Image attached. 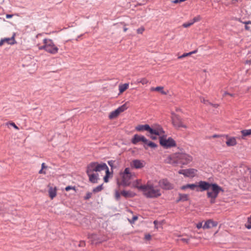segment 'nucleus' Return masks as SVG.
Listing matches in <instances>:
<instances>
[{
    "label": "nucleus",
    "mask_w": 251,
    "mask_h": 251,
    "mask_svg": "<svg viewBox=\"0 0 251 251\" xmlns=\"http://www.w3.org/2000/svg\"><path fill=\"white\" fill-rule=\"evenodd\" d=\"M104 171L105 175L103 177L105 182H108V179L112 176L107 165L103 162H92L89 163L86 168V173L90 182L93 183H98L100 175L101 172Z\"/></svg>",
    "instance_id": "obj_1"
},
{
    "label": "nucleus",
    "mask_w": 251,
    "mask_h": 251,
    "mask_svg": "<svg viewBox=\"0 0 251 251\" xmlns=\"http://www.w3.org/2000/svg\"><path fill=\"white\" fill-rule=\"evenodd\" d=\"M192 160L193 157L190 155L184 152H176L167 156L165 162L174 166L180 165L182 166L188 164Z\"/></svg>",
    "instance_id": "obj_2"
},
{
    "label": "nucleus",
    "mask_w": 251,
    "mask_h": 251,
    "mask_svg": "<svg viewBox=\"0 0 251 251\" xmlns=\"http://www.w3.org/2000/svg\"><path fill=\"white\" fill-rule=\"evenodd\" d=\"M201 191L207 190V196L210 199V202H215V199L218 197L220 191H223L222 188L215 183H210L204 181H200L198 184Z\"/></svg>",
    "instance_id": "obj_3"
},
{
    "label": "nucleus",
    "mask_w": 251,
    "mask_h": 251,
    "mask_svg": "<svg viewBox=\"0 0 251 251\" xmlns=\"http://www.w3.org/2000/svg\"><path fill=\"white\" fill-rule=\"evenodd\" d=\"M142 194L147 198L155 199L160 197L162 195L161 189L159 186L149 180L144 184V188L142 192Z\"/></svg>",
    "instance_id": "obj_4"
},
{
    "label": "nucleus",
    "mask_w": 251,
    "mask_h": 251,
    "mask_svg": "<svg viewBox=\"0 0 251 251\" xmlns=\"http://www.w3.org/2000/svg\"><path fill=\"white\" fill-rule=\"evenodd\" d=\"M43 45H38L40 50H45L52 54H55L58 52V48L55 45L53 41L50 39L45 38L43 41Z\"/></svg>",
    "instance_id": "obj_5"
},
{
    "label": "nucleus",
    "mask_w": 251,
    "mask_h": 251,
    "mask_svg": "<svg viewBox=\"0 0 251 251\" xmlns=\"http://www.w3.org/2000/svg\"><path fill=\"white\" fill-rule=\"evenodd\" d=\"M120 176L122 177L121 184L126 187L131 184L130 180L135 176V174L130 172L129 168H126L124 172L120 173Z\"/></svg>",
    "instance_id": "obj_6"
},
{
    "label": "nucleus",
    "mask_w": 251,
    "mask_h": 251,
    "mask_svg": "<svg viewBox=\"0 0 251 251\" xmlns=\"http://www.w3.org/2000/svg\"><path fill=\"white\" fill-rule=\"evenodd\" d=\"M159 143L161 146L166 149L175 147L176 146V143L175 140L171 137L167 138L166 135H164L163 137L160 138L159 139Z\"/></svg>",
    "instance_id": "obj_7"
},
{
    "label": "nucleus",
    "mask_w": 251,
    "mask_h": 251,
    "mask_svg": "<svg viewBox=\"0 0 251 251\" xmlns=\"http://www.w3.org/2000/svg\"><path fill=\"white\" fill-rule=\"evenodd\" d=\"M128 107L127 105V102H126L123 105L119 107L117 109L111 112L108 116V118L110 120H112L116 118L122 112H123Z\"/></svg>",
    "instance_id": "obj_8"
},
{
    "label": "nucleus",
    "mask_w": 251,
    "mask_h": 251,
    "mask_svg": "<svg viewBox=\"0 0 251 251\" xmlns=\"http://www.w3.org/2000/svg\"><path fill=\"white\" fill-rule=\"evenodd\" d=\"M172 123L176 127H182L184 128H188V126L183 123L181 119L176 114L174 113L172 114Z\"/></svg>",
    "instance_id": "obj_9"
},
{
    "label": "nucleus",
    "mask_w": 251,
    "mask_h": 251,
    "mask_svg": "<svg viewBox=\"0 0 251 251\" xmlns=\"http://www.w3.org/2000/svg\"><path fill=\"white\" fill-rule=\"evenodd\" d=\"M150 133L151 134H154L159 136V139L165 134V131L160 126H155L153 128L150 127Z\"/></svg>",
    "instance_id": "obj_10"
},
{
    "label": "nucleus",
    "mask_w": 251,
    "mask_h": 251,
    "mask_svg": "<svg viewBox=\"0 0 251 251\" xmlns=\"http://www.w3.org/2000/svg\"><path fill=\"white\" fill-rule=\"evenodd\" d=\"M197 172V170L195 169L180 170L178 171V173L179 174H182L185 177H194L196 176Z\"/></svg>",
    "instance_id": "obj_11"
},
{
    "label": "nucleus",
    "mask_w": 251,
    "mask_h": 251,
    "mask_svg": "<svg viewBox=\"0 0 251 251\" xmlns=\"http://www.w3.org/2000/svg\"><path fill=\"white\" fill-rule=\"evenodd\" d=\"M145 161L138 159L133 160L130 164L131 167L136 169H142L145 167Z\"/></svg>",
    "instance_id": "obj_12"
},
{
    "label": "nucleus",
    "mask_w": 251,
    "mask_h": 251,
    "mask_svg": "<svg viewBox=\"0 0 251 251\" xmlns=\"http://www.w3.org/2000/svg\"><path fill=\"white\" fill-rule=\"evenodd\" d=\"M48 188H49L48 193L49 197L51 200H53L57 195V187L55 186H53L49 184L48 185Z\"/></svg>",
    "instance_id": "obj_13"
},
{
    "label": "nucleus",
    "mask_w": 251,
    "mask_h": 251,
    "mask_svg": "<svg viewBox=\"0 0 251 251\" xmlns=\"http://www.w3.org/2000/svg\"><path fill=\"white\" fill-rule=\"evenodd\" d=\"M140 141L144 143H148V140L144 136L139 135L138 134L134 135L131 141L133 144H136Z\"/></svg>",
    "instance_id": "obj_14"
},
{
    "label": "nucleus",
    "mask_w": 251,
    "mask_h": 251,
    "mask_svg": "<svg viewBox=\"0 0 251 251\" xmlns=\"http://www.w3.org/2000/svg\"><path fill=\"white\" fill-rule=\"evenodd\" d=\"M159 184L164 189H171L173 188V185L167 179L160 180Z\"/></svg>",
    "instance_id": "obj_15"
},
{
    "label": "nucleus",
    "mask_w": 251,
    "mask_h": 251,
    "mask_svg": "<svg viewBox=\"0 0 251 251\" xmlns=\"http://www.w3.org/2000/svg\"><path fill=\"white\" fill-rule=\"evenodd\" d=\"M132 187L138 189L142 192L144 188V184H142L141 179H138L132 182Z\"/></svg>",
    "instance_id": "obj_16"
},
{
    "label": "nucleus",
    "mask_w": 251,
    "mask_h": 251,
    "mask_svg": "<svg viewBox=\"0 0 251 251\" xmlns=\"http://www.w3.org/2000/svg\"><path fill=\"white\" fill-rule=\"evenodd\" d=\"M217 226V223L212 220L207 221L203 226V229L211 228Z\"/></svg>",
    "instance_id": "obj_17"
},
{
    "label": "nucleus",
    "mask_w": 251,
    "mask_h": 251,
    "mask_svg": "<svg viewBox=\"0 0 251 251\" xmlns=\"http://www.w3.org/2000/svg\"><path fill=\"white\" fill-rule=\"evenodd\" d=\"M88 238L91 240L92 244H97L101 242L95 234L88 235Z\"/></svg>",
    "instance_id": "obj_18"
},
{
    "label": "nucleus",
    "mask_w": 251,
    "mask_h": 251,
    "mask_svg": "<svg viewBox=\"0 0 251 251\" xmlns=\"http://www.w3.org/2000/svg\"><path fill=\"white\" fill-rule=\"evenodd\" d=\"M150 126L149 125H139L135 127V129L138 131H147L150 132Z\"/></svg>",
    "instance_id": "obj_19"
},
{
    "label": "nucleus",
    "mask_w": 251,
    "mask_h": 251,
    "mask_svg": "<svg viewBox=\"0 0 251 251\" xmlns=\"http://www.w3.org/2000/svg\"><path fill=\"white\" fill-rule=\"evenodd\" d=\"M226 144L227 146H233L236 145V139L235 137H228L226 136Z\"/></svg>",
    "instance_id": "obj_20"
},
{
    "label": "nucleus",
    "mask_w": 251,
    "mask_h": 251,
    "mask_svg": "<svg viewBox=\"0 0 251 251\" xmlns=\"http://www.w3.org/2000/svg\"><path fill=\"white\" fill-rule=\"evenodd\" d=\"M121 195L125 197V198H132L136 195L135 193L130 191L125 190L122 191L121 192Z\"/></svg>",
    "instance_id": "obj_21"
},
{
    "label": "nucleus",
    "mask_w": 251,
    "mask_h": 251,
    "mask_svg": "<svg viewBox=\"0 0 251 251\" xmlns=\"http://www.w3.org/2000/svg\"><path fill=\"white\" fill-rule=\"evenodd\" d=\"M129 87L128 83H124V84H121L119 85V95L120 94H122L123 93H124L126 90L128 89Z\"/></svg>",
    "instance_id": "obj_22"
},
{
    "label": "nucleus",
    "mask_w": 251,
    "mask_h": 251,
    "mask_svg": "<svg viewBox=\"0 0 251 251\" xmlns=\"http://www.w3.org/2000/svg\"><path fill=\"white\" fill-rule=\"evenodd\" d=\"M4 43H7L9 45H14L16 43L15 40L14 35L11 38H3Z\"/></svg>",
    "instance_id": "obj_23"
},
{
    "label": "nucleus",
    "mask_w": 251,
    "mask_h": 251,
    "mask_svg": "<svg viewBox=\"0 0 251 251\" xmlns=\"http://www.w3.org/2000/svg\"><path fill=\"white\" fill-rule=\"evenodd\" d=\"M197 187H199V186L195 184H191L184 185L181 187V189L182 190H185L186 189L189 188L191 190H194Z\"/></svg>",
    "instance_id": "obj_24"
},
{
    "label": "nucleus",
    "mask_w": 251,
    "mask_h": 251,
    "mask_svg": "<svg viewBox=\"0 0 251 251\" xmlns=\"http://www.w3.org/2000/svg\"><path fill=\"white\" fill-rule=\"evenodd\" d=\"M149 82V80L146 78H142L140 79H138L136 82L135 84L142 83L143 85L147 84Z\"/></svg>",
    "instance_id": "obj_25"
},
{
    "label": "nucleus",
    "mask_w": 251,
    "mask_h": 251,
    "mask_svg": "<svg viewBox=\"0 0 251 251\" xmlns=\"http://www.w3.org/2000/svg\"><path fill=\"white\" fill-rule=\"evenodd\" d=\"M188 200V195L187 194H179L178 201H186Z\"/></svg>",
    "instance_id": "obj_26"
},
{
    "label": "nucleus",
    "mask_w": 251,
    "mask_h": 251,
    "mask_svg": "<svg viewBox=\"0 0 251 251\" xmlns=\"http://www.w3.org/2000/svg\"><path fill=\"white\" fill-rule=\"evenodd\" d=\"M197 52V50H194L193 51H191V52H188V53H183L182 55H180V56H178V59L183 58L186 57L187 56H190V55H191L192 54L196 53Z\"/></svg>",
    "instance_id": "obj_27"
},
{
    "label": "nucleus",
    "mask_w": 251,
    "mask_h": 251,
    "mask_svg": "<svg viewBox=\"0 0 251 251\" xmlns=\"http://www.w3.org/2000/svg\"><path fill=\"white\" fill-rule=\"evenodd\" d=\"M241 132L243 137L251 135V129L243 130Z\"/></svg>",
    "instance_id": "obj_28"
},
{
    "label": "nucleus",
    "mask_w": 251,
    "mask_h": 251,
    "mask_svg": "<svg viewBox=\"0 0 251 251\" xmlns=\"http://www.w3.org/2000/svg\"><path fill=\"white\" fill-rule=\"evenodd\" d=\"M103 189L102 184L98 186L93 189V192L96 193L101 191Z\"/></svg>",
    "instance_id": "obj_29"
},
{
    "label": "nucleus",
    "mask_w": 251,
    "mask_h": 251,
    "mask_svg": "<svg viewBox=\"0 0 251 251\" xmlns=\"http://www.w3.org/2000/svg\"><path fill=\"white\" fill-rule=\"evenodd\" d=\"M155 91L159 92L162 94H163V95H166L167 94V93L164 91L163 87H162V86L156 87H155Z\"/></svg>",
    "instance_id": "obj_30"
},
{
    "label": "nucleus",
    "mask_w": 251,
    "mask_h": 251,
    "mask_svg": "<svg viewBox=\"0 0 251 251\" xmlns=\"http://www.w3.org/2000/svg\"><path fill=\"white\" fill-rule=\"evenodd\" d=\"M245 226L248 229L251 228V217H250L248 218V221L245 224Z\"/></svg>",
    "instance_id": "obj_31"
},
{
    "label": "nucleus",
    "mask_w": 251,
    "mask_h": 251,
    "mask_svg": "<svg viewBox=\"0 0 251 251\" xmlns=\"http://www.w3.org/2000/svg\"><path fill=\"white\" fill-rule=\"evenodd\" d=\"M244 24L245 25V28L247 30H251V22L248 21L247 22H245Z\"/></svg>",
    "instance_id": "obj_32"
},
{
    "label": "nucleus",
    "mask_w": 251,
    "mask_h": 251,
    "mask_svg": "<svg viewBox=\"0 0 251 251\" xmlns=\"http://www.w3.org/2000/svg\"><path fill=\"white\" fill-rule=\"evenodd\" d=\"M201 20V17L200 15H198L195 17H194L193 20H191V22L194 24L195 23L200 21Z\"/></svg>",
    "instance_id": "obj_33"
},
{
    "label": "nucleus",
    "mask_w": 251,
    "mask_h": 251,
    "mask_svg": "<svg viewBox=\"0 0 251 251\" xmlns=\"http://www.w3.org/2000/svg\"><path fill=\"white\" fill-rule=\"evenodd\" d=\"M146 144L148 145V146L149 147L152 148H154L157 147V145L155 143H154L153 142H151V141H148V143Z\"/></svg>",
    "instance_id": "obj_34"
},
{
    "label": "nucleus",
    "mask_w": 251,
    "mask_h": 251,
    "mask_svg": "<svg viewBox=\"0 0 251 251\" xmlns=\"http://www.w3.org/2000/svg\"><path fill=\"white\" fill-rule=\"evenodd\" d=\"M192 25H193V23L191 21H190L189 22L184 23L182 25V26L185 27V28H187V27H189L190 26H191Z\"/></svg>",
    "instance_id": "obj_35"
},
{
    "label": "nucleus",
    "mask_w": 251,
    "mask_h": 251,
    "mask_svg": "<svg viewBox=\"0 0 251 251\" xmlns=\"http://www.w3.org/2000/svg\"><path fill=\"white\" fill-rule=\"evenodd\" d=\"M223 97H226V96H229L232 97H233L234 96V94L229 93L226 91H223Z\"/></svg>",
    "instance_id": "obj_36"
},
{
    "label": "nucleus",
    "mask_w": 251,
    "mask_h": 251,
    "mask_svg": "<svg viewBox=\"0 0 251 251\" xmlns=\"http://www.w3.org/2000/svg\"><path fill=\"white\" fill-rule=\"evenodd\" d=\"M7 125H10L11 126H12L14 128H15L17 130H18L19 129V127L15 125V124L13 122H9V123H7L6 124Z\"/></svg>",
    "instance_id": "obj_37"
},
{
    "label": "nucleus",
    "mask_w": 251,
    "mask_h": 251,
    "mask_svg": "<svg viewBox=\"0 0 251 251\" xmlns=\"http://www.w3.org/2000/svg\"><path fill=\"white\" fill-rule=\"evenodd\" d=\"M121 195V193H120L119 192V191H115V199L117 200H120V195Z\"/></svg>",
    "instance_id": "obj_38"
},
{
    "label": "nucleus",
    "mask_w": 251,
    "mask_h": 251,
    "mask_svg": "<svg viewBox=\"0 0 251 251\" xmlns=\"http://www.w3.org/2000/svg\"><path fill=\"white\" fill-rule=\"evenodd\" d=\"M92 193L87 192L86 194V196L84 197V199L86 200H89L92 197Z\"/></svg>",
    "instance_id": "obj_39"
},
{
    "label": "nucleus",
    "mask_w": 251,
    "mask_h": 251,
    "mask_svg": "<svg viewBox=\"0 0 251 251\" xmlns=\"http://www.w3.org/2000/svg\"><path fill=\"white\" fill-rule=\"evenodd\" d=\"M144 30H145L144 27H141L137 29V32L138 34H142Z\"/></svg>",
    "instance_id": "obj_40"
},
{
    "label": "nucleus",
    "mask_w": 251,
    "mask_h": 251,
    "mask_svg": "<svg viewBox=\"0 0 251 251\" xmlns=\"http://www.w3.org/2000/svg\"><path fill=\"white\" fill-rule=\"evenodd\" d=\"M70 190H75V187H72L71 186H67L66 188H65V190L66 191H70Z\"/></svg>",
    "instance_id": "obj_41"
},
{
    "label": "nucleus",
    "mask_w": 251,
    "mask_h": 251,
    "mask_svg": "<svg viewBox=\"0 0 251 251\" xmlns=\"http://www.w3.org/2000/svg\"><path fill=\"white\" fill-rule=\"evenodd\" d=\"M186 0H172V2L175 4L180 3L182 2L185 1Z\"/></svg>",
    "instance_id": "obj_42"
},
{
    "label": "nucleus",
    "mask_w": 251,
    "mask_h": 251,
    "mask_svg": "<svg viewBox=\"0 0 251 251\" xmlns=\"http://www.w3.org/2000/svg\"><path fill=\"white\" fill-rule=\"evenodd\" d=\"M85 242L84 241H80L79 242V245H78V246L79 247H84L85 246Z\"/></svg>",
    "instance_id": "obj_43"
},
{
    "label": "nucleus",
    "mask_w": 251,
    "mask_h": 251,
    "mask_svg": "<svg viewBox=\"0 0 251 251\" xmlns=\"http://www.w3.org/2000/svg\"><path fill=\"white\" fill-rule=\"evenodd\" d=\"M145 239L147 240H150L151 239V235L149 234H145Z\"/></svg>",
    "instance_id": "obj_44"
},
{
    "label": "nucleus",
    "mask_w": 251,
    "mask_h": 251,
    "mask_svg": "<svg viewBox=\"0 0 251 251\" xmlns=\"http://www.w3.org/2000/svg\"><path fill=\"white\" fill-rule=\"evenodd\" d=\"M197 227L198 228V229H200L201 227L203 228V226H202V223H199L197 225Z\"/></svg>",
    "instance_id": "obj_45"
},
{
    "label": "nucleus",
    "mask_w": 251,
    "mask_h": 251,
    "mask_svg": "<svg viewBox=\"0 0 251 251\" xmlns=\"http://www.w3.org/2000/svg\"><path fill=\"white\" fill-rule=\"evenodd\" d=\"M108 163L110 167H113V165H114V161H112V160L109 161L108 162Z\"/></svg>",
    "instance_id": "obj_46"
},
{
    "label": "nucleus",
    "mask_w": 251,
    "mask_h": 251,
    "mask_svg": "<svg viewBox=\"0 0 251 251\" xmlns=\"http://www.w3.org/2000/svg\"><path fill=\"white\" fill-rule=\"evenodd\" d=\"M137 219H138L137 216H133L132 218V221L131 222L134 223L135 221H136L137 220Z\"/></svg>",
    "instance_id": "obj_47"
},
{
    "label": "nucleus",
    "mask_w": 251,
    "mask_h": 251,
    "mask_svg": "<svg viewBox=\"0 0 251 251\" xmlns=\"http://www.w3.org/2000/svg\"><path fill=\"white\" fill-rule=\"evenodd\" d=\"M156 135H155L154 134H151V138L152 140H156L157 139V137L156 136Z\"/></svg>",
    "instance_id": "obj_48"
},
{
    "label": "nucleus",
    "mask_w": 251,
    "mask_h": 251,
    "mask_svg": "<svg viewBox=\"0 0 251 251\" xmlns=\"http://www.w3.org/2000/svg\"><path fill=\"white\" fill-rule=\"evenodd\" d=\"M47 168V166H46V164L45 163H43L42 164V169H44Z\"/></svg>",
    "instance_id": "obj_49"
},
{
    "label": "nucleus",
    "mask_w": 251,
    "mask_h": 251,
    "mask_svg": "<svg viewBox=\"0 0 251 251\" xmlns=\"http://www.w3.org/2000/svg\"><path fill=\"white\" fill-rule=\"evenodd\" d=\"M13 15H11V14H6V18L7 19H9V18H11L13 17Z\"/></svg>",
    "instance_id": "obj_50"
},
{
    "label": "nucleus",
    "mask_w": 251,
    "mask_h": 251,
    "mask_svg": "<svg viewBox=\"0 0 251 251\" xmlns=\"http://www.w3.org/2000/svg\"><path fill=\"white\" fill-rule=\"evenodd\" d=\"M39 174H46V172L44 171H43V169H41L39 171Z\"/></svg>",
    "instance_id": "obj_51"
},
{
    "label": "nucleus",
    "mask_w": 251,
    "mask_h": 251,
    "mask_svg": "<svg viewBox=\"0 0 251 251\" xmlns=\"http://www.w3.org/2000/svg\"><path fill=\"white\" fill-rule=\"evenodd\" d=\"M4 44V42L3 39H1V40L0 41V46H1Z\"/></svg>",
    "instance_id": "obj_52"
},
{
    "label": "nucleus",
    "mask_w": 251,
    "mask_h": 251,
    "mask_svg": "<svg viewBox=\"0 0 251 251\" xmlns=\"http://www.w3.org/2000/svg\"><path fill=\"white\" fill-rule=\"evenodd\" d=\"M211 105H212L213 107H215V108H217V107L219 106V104H211Z\"/></svg>",
    "instance_id": "obj_53"
},
{
    "label": "nucleus",
    "mask_w": 251,
    "mask_h": 251,
    "mask_svg": "<svg viewBox=\"0 0 251 251\" xmlns=\"http://www.w3.org/2000/svg\"><path fill=\"white\" fill-rule=\"evenodd\" d=\"M3 211V208L0 205V214Z\"/></svg>",
    "instance_id": "obj_54"
},
{
    "label": "nucleus",
    "mask_w": 251,
    "mask_h": 251,
    "mask_svg": "<svg viewBox=\"0 0 251 251\" xmlns=\"http://www.w3.org/2000/svg\"><path fill=\"white\" fill-rule=\"evenodd\" d=\"M155 87H152L151 88V91H155Z\"/></svg>",
    "instance_id": "obj_55"
},
{
    "label": "nucleus",
    "mask_w": 251,
    "mask_h": 251,
    "mask_svg": "<svg viewBox=\"0 0 251 251\" xmlns=\"http://www.w3.org/2000/svg\"><path fill=\"white\" fill-rule=\"evenodd\" d=\"M127 30V28L124 27V32H126Z\"/></svg>",
    "instance_id": "obj_56"
},
{
    "label": "nucleus",
    "mask_w": 251,
    "mask_h": 251,
    "mask_svg": "<svg viewBox=\"0 0 251 251\" xmlns=\"http://www.w3.org/2000/svg\"><path fill=\"white\" fill-rule=\"evenodd\" d=\"M217 136H218V135H213V137H217Z\"/></svg>",
    "instance_id": "obj_57"
},
{
    "label": "nucleus",
    "mask_w": 251,
    "mask_h": 251,
    "mask_svg": "<svg viewBox=\"0 0 251 251\" xmlns=\"http://www.w3.org/2000/svg\"><path fill=\"white\" fill-rule=\"evenodd\" d=\"M156 223H157V221H154V224L155 225H156Z\"/></svg>",
    "instance_id": "obj_58"
}]
</instances>
